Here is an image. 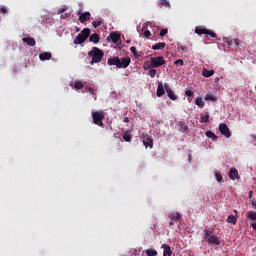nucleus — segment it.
I'll use <instances>...</instances> for the list:
<instances>
[{
  "label": "nucleus",
  "instance_id": "f257e3e1",
  "mask_svg": "<svg viewBox=\"0 0 256 256\" xmlns=\"http://www.w3.org/2000/svg\"><path fill=\"white\" fill-rule=\"evenodd\" d=\"M108 65L117 67L118 69H127L129 65H131V58H119V57H112L109 58L107 61Z\"/></svg>",
  "mask_w": 256,
  "mask_h": 256
},
{
  "label": "nucleus",
  "instance_id": "f03ea898",
  "mask_svg": "<svg viewBox=\"0 0 256 256\" xmlns=\"http://www.w3.org/2000/svg\"><path fill=\"white\" fill-rule=\"evenodd\" d=\"M88 57H91V65H95V63H101L103 61V57H105V53L103 50L98 47H93L91 51L88 52Z\"/></svg>",
  "mask_w": 256,
  "mask_h": 256
},
{
  "label": "nucleus",
  "instance_id": "7ed1b4c3",
  "mask_svg": "<svg viewBox=\"0 0 256 256\" xmlns=\"http://www.w3.org/2000/svg\"><path fill=\"white\" fill-rule=\"evenodd\" d=\"M89 35H91V30L89 28H84L74 39V45H81L82 43H85L89 38Z\"/></svg>",
  "mask_w": 256,
  "mask_h": 256
},
{
  "label": "nucleus",
  "instance_id": "20e7f679",
  "mask_svg": "<svg viewBox=\"0 0 256 256\" xmlns=\"http://www.w3.org/2000/svg\"><path fill=\"white\" fill-rule=\"evenodd\" d=\"M204 239L207 241V243H210V245H221L219 237L215 236L211 230H205Z\"/></svg>",
  "mask_w": 256,
  "mask_h": 256
},
{
  "label": "nucleus",
  "instance_id": "39448f33",
  "mask_svg": "<svg viewBox=\"0 0 256 256\" xmlns=\"http://www.w3.org/2000/svg\"><path fill=\"white\" fill-rule=\"evenodd\" d=\"M92 118L94 125H98V127H103V119H105V112L103 111H95L92 112Z\"/></svg>",
  "mask_w": 256,
  "mask_h": 256
},
{
  "label": "nucleus",
  "instance_id": "423d86ee",
  "mask_svg": "<svg viewBox=\"0 0 256 256\" xmlns=\"http://www.w3.org/2000/svg\"><path fill=\"white\" fill-rule=\"evenodd\" d=\"M195 33L197 35H208L210 37H212V39H215L217 38V34L207 28H203V27H200V26H197L195 28Z\"/></svg>",
  "mask_w": 256,
  "mask_h": 256
},
{
  "label": "nucleus",
  "instance_id": "0eeeda50",
  "mask_svg": "<svg viewBox=\"0 0 256 256\" xmlns=\"http://www.w3.org/2000/svg\"><path fill=\"white\" fill-rule=\"evenodd\" d=\"M151 65L153 66V69L157 67H163L165 65V58L163 56H157V57H151L150 58Z\"/></svg>",
  "mask_w": 256,
  "mask_h": 256
},
{
  "label": "nucleus",
  "instance_id": "6e6552de",
  "mask_svg": "<svg viewBox=\"0 0 256 256\" xmlns=\"http://www.w3.org/2000/svg\"><path fill=\"white\" fill-rule=\"evenodd\" d=\"M219 131L221 135H224V137H226V139H229V137H231V130H229V126H227V124H219Z\"/></svg>",
  "mask_w": 256,
  "mask_h": 256
},
{
  "label": "nucleus",
  "instance_id": "1a4fd4ad",
  "mask_svg": "<svg viewBox=\"0 0 256 256\" xmlns=\"http://www.w3.org/2000/svg\"><path fill=\"white\" fill-rule=\"evenodd\" d=\"M143 145L147 148L153 149V138L147 134H142Z\"/></svg>",
  "mask_w": 256,
  "mask_h": 256
},
{
  "label": "nucleus",
  "instance_id": "9d476101",
  "mask_svg": "<svg viewBox=\"0 0 256 256\" xmlns=\"http://www.w3.org/2000/svg\"><path fill=\"white\" fill-rule=\"evenodd\" d=\"M164 87H165V91H166L169 99H171V101H177V95H175V93H173V90L171 89L169 84L165 83Z\"/></svg>",
  "mask_w": 256,
  "mask_h": 256
},
{
  "label": "nucleus",
  "instance_id": "9b49d317",
  "mask_svg": "<svg viewBox=\"0 0 256 256\" xmlns=\"http://www.w3.org/2000/svg\"><path fill=\"white\" fill-rule=\"evenodd\" d=\"M78 15H79L80 23H85V22L91 20V13L90 12H84L82 14H81V12H78Z\"/></svg>",
  "mask_w": 256,
  "mask_h": 256
},
{
  "label": "nucleus",
  "instance_id": "f8f14e48",
  "mask_svg": "<svg viewBox=\"0 0 256 256\" xmlns=\"http://www.w3.org/2000/svg\"><path fill=\"white\" fill-rule=\"evenodd\" d=\"M229 177L232 179V181H239L241 179V176H239V171L236 168H231L229 171Z\"/></svg>",
  "mask_w": 256,
  "mask_h": 256
},
{
  "label": "nucleus",
  "instance_id": "ddd939ff",
  "mask_svg": "<svg viewBox=\"0 0 256 256\" xmlns=\"http://www.w3.org/2000/svg\"><path fill=\"white\" fill-rule=\"evenodd\" d=\"M156 95L157 97H163L165 95V84L163 85L162 82H158Z\"/></svg>",
  "mask_w": 256,
  "mask_h": 256
},
{
  "label": "nucleus",
  "instance_id": "4468645a",
  "mask_svg": "<svg viewBox=\"0 0 256 256\" xmlns=\"http://www.w3.org/2000/svg\"><path fill=\"white\" fill-rule=\"evenodd\" d=\"M161 249H163V256L173 255V251L171 250V246H169L167 244H162Z\"/></svg>",
  "mask_w": 256,
  "mask_h": 256
},
{
  "label": "nucleus",
  "instance_id": "2eb2a0df",
  "mask_svg": "<svg viewBox=\"0 0 256 256\" xmlns=\"http://www.w3.org/2000/svg\"><path fill=\"white\" fill-rule=\"evenodd\" d=\"M22 41H23V43H26V45H28V47H35V45H37V42L35 41V38H33V37L23 38Z\"/></svg>",
  "mask_w": 256,
  "mask_h": 256
},
{
  "label": "nucleus",
  "instance_id": "dca6fc26",
  "mask_svg": "<svg viewBox=\"0 0 256 256\" xmlns=\"http://www.w3.org/2000/svg\"><path fill=\"white\" fill-rule=\"evenodd\" d=\"M110 39L112 43H119V40L121 39V35L117 32L110 33Z\"/></svg>",
  "mask_w": 256,
  "mask_h": 256
},
{
  "label": "nucleus",
  "instance_id": "f3484780",
  "mask_svg": "<svg viewBox=\"0 0 256 256\" xmlns=\"http://www.w3.org/2000/svg\"><path fill=\"white\" fill-rule=\"evenodd\" d=\"M169 219H171V221H179L181 219V214H179V212H172L169 214Z\"/></svg>",
  "mask_w": 256,
  "mask_h": 256
},
{
  "label": "nucleus",
  "instance_id": "a211bd4d",
  "mask_svg": "<svg viewBox=\"0 0 256 256\" xmlns=\"http://www.w3.org/2000/svg\"><path fill=\"white\" fill-rule=\"evenodd\" d=\"M40 61H49L51 59V53L50 52H44L39 55Z\"/></svg>",
  "mask_w": 256,
  "mask_h": 256
},
{
  "label": "nucleus",
  "instance_id": "6ab92c4d",
  "mask_svg": "<svg viewBox=\"0 0 256 256\" xmlns=\"http://www.w3.org/2000/svg\"><path fill=\"white\" fill-rule=\"evenodd\" d=\"M89 41L97 44L99 41H101V37L99 36V34L94 33V34L90 35Z\"/></svg>",
  "mask_w": 256,
  "mask_h": 256
},
{
  "label": "nucleus",
  "instance_id": "aec40b11",
  "mask_svg": "<svg viewBox=\"0 0 256 256\" xmlns=\"http://www.w3.org/2000/svg\"><path fill=\"white\" fill-rule=\"evenodd\" d=\"M84 93H89L92 95L94 101H97V94H95V90L92 87H86Z\"/></svg>",
  "mask_w": 256,
  "mask_h": 256
},
{
  "label": "nucleus",
  "instance_id": "412c9836",
  "mask_svg": "<svg viewBox=\"0 0 256 256\" xmlns=\"http://www.w3.org/2000/svg\"><path fill=\"white\" fill-rule=\"evenodd\" d=\"M165 42H159V43H156L155 45L152 46V49L154 51H159L161 49H165Z\"/></svg>",
  "mask_w": 256,
  "mask_h": 256
},
{
  "label": "nucleus",
  "instance_id": "4be33fe9",
  "mask_svg": "<svg viewBox=\"0 0 256 256\" xmlns=\"http://www.w3.org/2000/svg\"><path fill=\"white\" fill-rule=\"evenodd\" d=\"M202 75L203 77H213V75H215V70H207L204 68L202 71Z\"/></svg>",
  "mask_w": 256,
  "mask_h": 256
},
{
  "label": "nucleus",
  "instance_id": "5701e85b",
  "mask_svg": "<svg viewBox=\"0 0 256 256\" xmlns=\"http://www.w3.org/2000/svg\"><path fill=\"white\" fill-rule=\"evenodd\" d=\"M195 105L200 107V109H203L205 107V102L203 101V98L197 97L195 100Z\"/></svg>",
  "mask_w": 256,
  "mask_h": 256
},
{
  "label": "nucleus",
  "instance_id": "b1692460",
  "mask_svg": "<svg viewBox=\"0 0 256 256\" xmlns=\"http://www.w3.org/2000/svg\"><path fill=\"white\" fill-rule=\"evenodd\" d=\"M206 137H208L209 139H212L213 141H217V139H219V137L215 135V133H213V131L211 130L206 132Z\"/></svg>",
  "mask_w": 256,
  "mask_h": 256
},
{
  "label": "nucleus",
  "instance_id": "393cba45",
  "mask_svg": "<svg viewBox=\"0 0 256 256\" xmlns=\"http://www.w3.org/2000/svg\"><path fill=\"white\" fill-rule=\"evenodd\" d=\"M226 221L227 223H231L232 225H237V216L229 215Z\"/></svg>",
  "mask_w": 256,
  "mask_h": 256
},
{
  "label": "nucleus",
  "instance_id": "a878e982",
  "mask_svg": "<svg viewBox=\"0 0 256 256\" xmlns=\"http://www.w3.org/2000/svg\"><path fill=\"white\" fill-rule=\"evenodd\" d=\"M246 217L250 219V221H256V212L248 211Z\"/></svg>",
  "mask_w": 256,
  "mask_h": 256
},
{
  "label": "nucleus",
  "instance_id": "bb28decb",
  "mask_svg": "<svg viewBox=\"0 0 256 256\" xmlns=\"http://www.w3.org/2000/svg\"><path fill=\"white\" fill-rule=\"evenodd\" d=\"M73 87L76 88L77 90H80V89H83V87L85 86L83 85V82L81 80H76L74 81Z\"/></svg>",
  "mask_w": 256,
  "mask_h": 256
},
{
  "label": "nucleus",
  "instance_id": "cd10ccee",
  "mask_svg": "<svg viewBox=\"0 0 256 256\" xmlns=\"http://www.w3.org/2000/svg\"><path fill=\"white\" fill-rule=\"evenodd\" d=\"M159 7H166L167 9H171V4L167 0H161L159 2Z\"/></svg>",
  "mask_w": 256,
  "mask_h": 256
},
{
  "label": "nucleus",
  "instance_id": "c85d7f7f",
  "mask_svg": "<svg viewBox=\"0 0 256 256\" xmlns=\"http://www.w3.org/2000/svg\"><path fill=\"white\" fill-rule=\"evenodd\" d=\"M123 139H124V141L129 143L131 141V133L129 131H125L123 133Z\"/></svg>",
  "mask_w": 256,
  "mask_h": 256
},
{
  "label": "nucleus",
  "instance_id": "c756f323",
  "mask_svg": "<svg viewBox=\"0 0 256 256\" xmlns=\"http://www.w3.org/2000/svg\"><path fill=\"white\" fill-rule=\"evenodd\" d=\"M130 51H131V53H133L134 57H141V55H143V53H141V52L137 53V48L135 46H132L130 48Z\"/></svg>",
  "mask_w": 256,
  "mask_h": 256
},
{
  "label": "nucleus",
  "instance_id": "7c9ffc66",
  "mask_svg": "<svg viewBox=\"0 0 256 256\" xmlns=\"http://www.w3.org/2000/svg\"><path fill=\"white\" fill-rule=\"evenodd\" d=\"M148 75L149 77H151V79H155V76L157 75V70L155 68L150 69Z\"/></svg>",
  "mask_w": 256,
  "mask_h": 256
},
{
  "label": "nucleus",
  "instance_id": "2f4dec72",
  "mask_svg": "<svg viewBox=\"0 0 256 256\" xmlns=\"http://www.w3.org/2000/svg\"><path fill=\"white\" fill-rule=\"evenodd\" d=\"M146 255L147 256H157V250H155V249H147L146 250Z\"/></svg>",
  "mask_w": 256,
  "mask_h": 256
},
{
  "label": "nucleus",
  "instance_id": "473e14b6",
  "mask_svg": "<svg viewBox=\"0 0 256 256\" xmlns=\"http://www.w3.org/2000/svg\"><path fill=\"white\" fill-rule=\"evenodd\" d=\"M234 45H236V47H238L239 45V39H233L231 41L228 42V47H232Z\"/></svg>",
  "mask_w": 256,
  "mask_h": 256
},
{
  "label": "nucleus",
  "instance_id": "72a5a7b5",
  "mask_svg": "<svg viewBox=\"0 0 256 256\" xmlns=\"http://www.w3.org/2000/svg\"><path fill=\"white\" fill-rule=\"evenodd\" d=\"M205 101H217V97L211 95V94H207L205 96Z\"/></svg>",
  "mask_w": 256,
  "mask_h": 256
},
{
  "label": "nucleus",
  "instance_id": "f704fd0d",
  "mask_svg": "<svg viewBox=\"0 0 256 256\" xmlns=\"http://www.w3.org/2000/svg\"><path fill=\"white\" fill-rule=\"evenodd\" d=\"M201 123H209V113H206V115L201 116Z\"/></svg>",
  "mask_w": 256,
  "mask_h": 256
},
{
  "label": "nucleus",
  "instance_id": "c9c22d12",
  "mask_svg": "<svg viewBox=\"0 0 256 256\" xmlns=\"http://www.w3.org/2000/svg\"><path fill=\"white\" fill-rule=\"evenodd\" d=\"M215 178L218 181V183H221V181H223V174H221V172H216Z\"/></svg>",
  "mask_w": 256,
  "mask_h": 256
},
{
  "label": "nucleus",
  "instance_id": "e433bc0d",
  "mask_svg": "<svg viewBox=\"0 0 256 256\" xmlns=\"http://www.w3.org/2000/svg\"><path fill=\"white\" fill-rule=\"evenodd\" d=\"M185 95L187 97H195V92H193V90H191V89H188L185 91Z\"/></svg>",
  "mask_w": 256,
  "mask_h": 256
},
{
  "label": "nucleus",
  "instance_id": "4c0bfd02",
  "mask_svg": "<svg viewBox=\"0 0 256 256\" xmlns=\"http://www.w3.org/2000/svg\"><path fill=\"white\" fill-rule=\"evenodd\" d=\"M101 23H103L101 20H96L92 23L94 29H97V27H101Z\"/></svg>",
  "mask_w": 256,
  "mask_h": 256
},
{
  "label": "nucleus",
  "instance_id": "58836bf2",
  "mask_svg": "<svg viewBox=\"0 0 256 256\" xmlns=\"http://www.w3.org/2000/svg\"><path fill=\"white\" fill-rule=\"evenodd\" d=\"M144 69L147 71V69H153V65H151V60L150 62L144 63Z\"/></svg>",
  "mask_w": 256,
  "mask_h": 256
},
{
  "label": "nucleus",
  "instance_id": "ea45409f",
  "mask_svg": "<svg viewBox=\"0 0 256 256\" xmlns=\"http://www.w3.org/2000/svg\"><path fill=\"white\" fill-rule=\"evenodd\" d=\"M174 65H180L181 67H183V65H185V62L183 61V59H178L174 61Z\"/></svg>",
  "mask_w": 256,
  "mask_h": 256
},
{
  "label": "nucleus",
  "instance_id": "a19ab883",
  "mask_svg": "<svg viewBox=\"0 0 256 256\" xmlns=\"http://www.w3.org/2000/svg\"><path fill=\"white\" fill-rule=\"evenodd\" d=\"M167 33H169V30L167 28L162 29L160 31V37H165V35H167Z\"/></svg>",
  "mask_w": 256,
  "mask_h": 256
},
{
  "label": "nucleus",
  "instance_id": "79ce46f5",
  "mask_svg": "<svg viewBox=\"0 0 256 256\" xmlns=\"http://www.w3.org/2000/svg\"><path fill=\"white\" fill-rule=\"evenodd\" d=\"M0 13H2L3 15H6V13H7V6H0Z\"/></svg>",
  "mask_w": 256,
  "mask_h": 256
},
{
  "label": "nucleus",
  "instance_id": "37998d69",
  "mask_svg": "<svg viewBox=\"0 0 256 256\" xmlns=\"http://www.w3.org/2000/svg\"><path fill=\"white\" fill-rule=\"evenodd\" d=\"M144 37L149 39V37H151V31H149V30L144 31Z\"/></svg>",
  "mask_w": 256,
  "mask_h": 256
},
{
  "label": "nucleus",
  "instance_id": "c03bdc74",
  "mask_svg": "<svg viewBox=\"0 0 256 256\" xmlns=\"http://www.w3.org/2000/svg\"><path fill=\"white\" fill-rule=\"evenodd\" d=\"M65 11H67V9H65V8L59 9L58 10V15H61V14L65 13Z\"/></svg>",
  "mask_w": 256,
  "mask_h": 256
},
{
  "label": "nucleus",
  "instance_id": "a18cd8bd",
  "mask_svg": "<svg viewBox=\"0 0 256 256\" xmlns=\"http://www.w3.org/2000/svg\"><path fill=\"white\" fill-rule=\"evenodd\" d=\"M181 52L187 53V46H181Z\"/></svg>",
  "mask_w": 256,
  "mask_h": 256
},
{
  "label": "nucleus",
  "instance_id": "49530a36",
  "mask_svg": "<svg viewBox=\"0 0 256 256\" xmlns=\"http://www.w3.org/2000/svg\"><path fill=\"white\" fill-rule=\"evenodd\" d=\"M248 197H249V199H252V197H253V191L252 190L249 191Z\"/></svg>",
  "mask_w": 256,
  "mask_h": 256
},
{
  "label": "nucleus",
  "instance_id": "de8ad7c7",
  "mask_svg": "<svg viewBox=\"0 0 256 256\" xmlns=\"http://www.w3.org/2000/svg\"><path fill=\"white\" fill-rule=\"evenodd\" d=\"M173 225H175V221L171 220L169 223V227H173Z\"/></svg>",
  "mask_w": 256,
  "mask_h": 256
},
{
  "label": "nucleus",
  "instance_id": "09e8293b",
  "mask_svg": "<svg viewBox=\"0 0 256 256\" xmlns=\"http://www.w3.org/2000/svg\"><path fill=\"white\" fill-rule=\"evenodd\" d=\"M124 123H129V117H125L123 120Z\"/></svg>",
  "mask_w": 256,
  "mask_h": 256
},
{
  "label": "nucleus",
  "instance_id": "8fccbe9b",
  "mask_svg": "<svg viewBox=\"0 0 256 256\" xmlns=\"http://www.w3.org/2000/svg\"><path fill=\"white\" fill-rule=\"evenodd\" d=\"M219 81H220L219 77H216V78L214 79V83H219Z\"/></svg>",
  "mask_w": 256,
  "mask_h": 256
},
{
  "label": "nucleus",
  "instance_id": "3c124183",
  "mask_svg": "<svg viewBox=\"0 0 256 256\" xmlns=\"http://www.w3.org/2000/svg\"><path fill=\"white\" fill-rule=\"evenodd\" d=\"M253 207H256V202H252Z\"/></svg>",
  "mask_w": 256,
  "mask_h": 256
},
{
  "label": "nucleus",
  "instance_id": "603ef678",
  "mask_svg": "<svg viewBox=\"0 0 256 256\" xmlns=\"http://www.w3.org/2000/svg\"><path fill=\"white\" fill-rule=\"evenodd\" d=\"M234 213H235L236 215H238L239 212H238L237 210H234Z\"/></svg>",
  "mask_w": 256,
  "mask_h": 256
},
{
  "label": "nucleus",
  "instance_id": "864d4df0",
  "mask_svg": "<svg viewBox=\"0 0 256 256\" xmlns=\"http://www.w3.org/2000/svg\"><path fill=\"white\" fill-rule=\"evenodd\" d=\"M184 130L187 131V126L184 127Z\"/></svg>",
  "mask_w": 256,
  "mask_h": 256
},
{
  "label": "nucleus",
  "instance_id": "5fc2aeb1",
  "mask_svg": "<svg viewBox=\"0 0 256 256\" xmlns=\"http://www.w3.org/2000/svg\"><path fill=\"white\" fill-rule=\"evenodd\" d=\"M126 43H131V41H126Z\"/></svg>",
  "mask_w": 256,
  "mask_h": 256
}]
</instances>
